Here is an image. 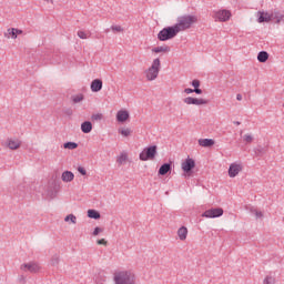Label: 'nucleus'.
I'll use <instances>...</instances> for the list:
<instances>
[{"mask_svg": "<svg viewBox=\"0 0 284 284\" xmlns=\"http://www.w3.org/2000/svg\"><path fill=\"white\" fill-rule=\"evenodd\" d=\"M197 21L199 18L196 16L184 14L178 17L176 23L174 26L178 32H185V30H190V28H192V26H194V23Z\"/></svg>", "mask_w": 284, "mask_h": 284, "instance_id": "f257e3e1", "label": "nucleus"}, {"mask_svg": "<svg viewBox=\"0 0 284 284\" xmlns=\"http://www.w3.org/2000/svg\"><path fill=\"white\" fill-rule=\"evenodd\" d=\"M115 284H136V276L131 271H120L114 273Z\"/></svg>", "mask_w": 284, "mask_h": 284, "instance_id": "f03ea898", "label": "nucleus"}, {"mask_svg": "<svg viewBox=\"0 0 284 284\" xmlns=\"http://www.w3.org/2000/svg\"><path fill=\"white\" fill-rule=\"evenodd\" d=\"M159 72H161V60L154 59L151 67L144 70V77L146 81H156L159 79Z\"/></svg>", "mask_w": 284, "mask_h": 284, "instance_id": "7ed1b4c3", "label": "nucleus"}, {"mask_svg": "<svg viewBox=\"0 0 284 284\" xmlns=\"http://www.w3.org/2000/svg\"><path fill=\"white\" fill-rule=\"evenodd\" d=\"M176 34H179V30L175 26L166 27L158 33V39L159 41H170V39H174Z\"/></svg>", "mask_w": 284, "mask_h": 284, "instance_id": "20e7f679", "label": "nucleus"}, {"mask_svg": "<svg viewBox=\"0 0 284 284\" xmlns=\"http://www.w3.org/2000/svg\"><path fill=\"white\" fill-rule=\"evenodd\" d=\"M156 145L145 148L139 155L140 161H154L156 159Z\"/></svg>", "mask_w": 284, "mask_h": 284, "instance_id": "39448f33", "label": "nucleus"}, {"mask_svg": "<svg viewBox=\"0 0 284 284\" xmlns=\"http://www.w3.org/2000/svg\"><path fill=\"white\" fill-rule=\"evenodd\" d=\"M21 272H29V274H38L41 272V265L37 262H28L20 265Z\"/></svg>", "mask_w": 284, "mask_h": 284, "instance_id": "423d86ee", "label": "nucleus"}, {"mask_svg": "<svg viewBox=\"0 0 284 284\" xmlns=\"http://www.w3.org/2000/svg\"><path fill=\"white\" fill-rule=\"evenodd\" d=\"M231 18H232V12L225 9L215 11L213 14V19L215 21H221L222 23H225V21H230Z\"/></svg>", "mask_w": 284, "mask_h": 284, "instance_id": "0eeeda50", "label": "nucleus"}, {"mask_svg": "<svg viewBox=\"0 0 284 284\" xmlns=\"http://www.w3.org/2000/svg\"><path fill=\"white\" fill-rule=\"evenodd\" d=\"M21 140L18 138H8L3 143V148H8V150H19L21 148Z\"/></svg>", "mask_w": 284, "mask_h": 284, "instance_id": "6e6552de", "label": "nucleus"}, {"mask_svg": "<svg viewBox=\"0 0 284 284\" xmlns=\"http://www.w3.org/2000/svg\"><path fill=\"white\" fill-rule=\"evenodd\" d=\"M196 168V162L192 158H187L183 163H182V170L185 174L189 176H192V170Z\"/></svg>", "mask_w": 284, "mask_h": 284, "instance_id": "1a4fd4ad", "label": "nucleus"}, {"mask_svg": "<svg viewBox=\"0 0 284 284\" xmlns=\"http://www.w3.org/2000/svg\"><path fill=\"white\" fill-rule=\"evenodd\" d=\"M202 216L204 219H219V216H223V209L222 207H217V209H211V210H206Z\"/></svg>", "mask_w": 284, "mask_h": 284, "instance_id": "9d476101", "label": "nucleus"}, {"mask_svg": "<svg viewBox=\"0 0 284 284\" xmlns=\"http://www.w3.org/2000/svg\"><path fill=\"white\" fill-rule=\"evenodd\" d=\"M243 172V164L241 163H232L229 168V176L230 179H234L239 176V173Z\"/></svg>", "mask_w": 284, "mask_h": 284, "instance_id": "9b49d317", "label": "nucleus"}, {"mask_svg": "<svg viewBox=\"0 0 284 284\" xmlns=\"http://www.w3.org/2000/svg\"><path fill=\"white\" fill-rule=\"evenodd\" d=\"M186 105H207L209 101L205 99L187 97L183 100Z\"/></svg>", "mask_w": 284, "mask_h": 284, "instance_id": "f8f14e48", "label": "nucleus"}, {"mask_svg": "<svg viewBox=\"0 0 284 284\" xmlns=\"http://www.w3.org/2000/svg\"><path fill=\"white\" fill-rule=\"evenodd\" d=\"M272 21L271 14L265 11H257V23H270Z\"/></svg>", "mask_w": 284, "mask_h": 284, "instance_id": "ddd939ff", "label": "nucleus"}, {"mask_svg": "<svg viewBox=\"0 0 284 284\" xmlns=\"http://www.w3.org/2000/svg\"><path fill=\"white\" fill-rule=\"evenodd\" d=\"M130 119V112H128L126 110H120L116 113V121L119 123H125V121H128Z\"/></svg>", "mask_w": 284, "mask_h": 284, "instance_id": "4468645a", "label": "nucleus"}, {"mask_svg": "<svg viewBox=\"0 0 284 284\" xmlns=\"http://www.w3.org/2000/svg\"><path fill=\"white\" fill-rule=\"evenodd\" d=\"M103 90V80L95 79L91 82V91L93 92H101Z\"/></svg>", "mask_w": 284, "mask_h": 284, "instance_id": "2eb2a0df", "label": "nucleus"}, {"mask_svg": "<svg viewBox=\"0 0 284 284\" xmlns=\"http://www.w3.org/2000/svg\"><path fill=\"white\" fill-rule=\"evenodd\" d=\"M63 183H72L74 181V173L72 171H64L61 175Z\"/></svg>", "mask_w": 284, "mask_h": 284, "instance_id": "dca6fc26", "label": "nucleus"}, {"mask_svg": "<svg viewBox=\"0 0 284 284\" xmlns=\"http://www.w3.org/2000/svg\"><path fill=\"white\" fill-rule=\"evenodd\" d=\"M271 21H275V23H281V21H284V14L280 11H273L271 13Z\"/></svg>", "mask_w": 284, "mask_h": 284, "instance_id": "f3484780", "label": "nucleus"}, {"mask_svg": "<svg viewBox=\"0 0 284 284\" xmlns=\"http://www.w3.org/2000/svg\"><path fill=\"white\" fill-rule=\"evenodd\" d=\"M171 171H172V164L164 163L160 166L159 174L160 176H165V174H168V172H171Z\"/></svg>", "mask_w": 284, "mask_h": 284, "instance_id": "a211bd4d", "label": "nucleus"}, {"mask_svg": "<svg viewBox=\"0 0 284 284\" xmlns=\"http://www.w3.org/2000/svg\"><path fill=\"white\" fill-rule=\"evenodd\" d=\"M116 163L119 165H125L128 163V152L123 151L116 156Z\"/></svg>", "mask_w": 284, "mask_h": 284, "instance_id": "6ab92c4d", "label": "nucleus"}, {"mask_svg": "<svg viewBox=\"0 0 284 284\" xmlns=\"http://www.w3.org/2000/svg\"><path fill=\"white\" fill-rule=\"evenodd\" d=\"M197 143L201 145V148H212L215 142L212 139H200Z\"/></svg>", "mask_w": 284, "mask_h": 284, "instance_id": "aec40b11", "label": "nucleus"}, {"mask_svg": "<svg viewBox=\"0 0 284 284\" xmlns=\"http://www.w3.org/2000/svg\"><path fill=\"white\" fill-rule=\"evenodd\" d=\"M81 130L83 134H90L92 132V122L85 121L81 124Z\"/></svg>", "mask_w": 284, "mask_h": 284, "instance_id": "412c9836", "label": "nucleus"}, {"mask_svg": "<svg viewBox=\"0 0 284 284\" xmlns=\"http://www.w3.org/2000/svg\"><path fill=\"white\" fill-rule=\"evenodd\" d=\"M267 59H270V53L267 51H261L257 54V61L260 63H266Z\"/></svg>", "mask_w": 284, "mask_h": 284, "instance_id": "4be33fe9", "label": "nucleus"}, {"mask_svg": "<svg viewBox=\"0 0 284 284\" xmlns=\"http://www.w3.org/2000/svg\"><path fill=\"white\" fill-rule=\"evenodd\" d=\"M178 236H179L180 241H185V239H187V227L181 226L178 230Z\"/></svg>", "mask_w": 284, "mask_h": 284, "instance_id": "5701e85b", "label": "nucleus"}, {"mask_svg": "<svg viewBox=\"0 0 284 284\" xmlns=\"http://www.w3.org/2000/svg\"><path fill=\"white\" fill-rule=\"evenodd\" d=\"M170 45H161V47H155L152 49V52H155V54H159L161 52H171Z\"/></svg>", "mask_w": 284, "mask_h": 284, "instance_id": "b1692460", "label": "nucleus"}, {"mask_svg": "<svg viewBox=\"0 0 284 284\" xmlns=\"http://www.w3.org/2000/svg\"><path fill=\"white\" fill-rule=\"evenodd\" d=\"M4 37L7 38V39H17V33H16V31H14V28H9L8 30H7V32H4Z\"/></svg>", "mask_w": 284, "mask_h": 284, "instance_id": "393cba45", "label": "nucleus"}, {"mask_svg": "<svg viewBox=\"0 0 284 284\" xmlns=\"http://www.w3.org/2000/svg\"><path fill=\"white\" fill-rule=\"evenodd\" d=\"M88 216H89V219L99 220V219H101V213H99L97 210H89Z\"/></svg>", "mask_w": 284, "mask_h": 284, "instance_id": "a878e982", "label": "nucleus"}, {"mask_svg": "<svg viewBox=\"0 0 284 284\" xmlns=\"http://www.w3.org/2000/svg\"><path fill=\"white\" fill-rule=\"evenodd\" d=\"M267 152V149L264 146H257L254 149V153L256 154V156H263V154H265Z\"/></svg>", "mask_w": 284, "mask_h": 284, "instance_id": "bb28decb", "label": "nucleus"}, {"mask_svg": "<svg viewBox=\"0 0 284 284\" xmlns=\"http://www.w3.org/2000/svg\"><path fill=\"white\" fill-rule=\"evenodd\" d=\"M63 148L65 150H77L79 148V144H77L75 142H67L63 144Z\"/></svg>", "mask_w": 284, "mask_h": 284, "instance_id": "cd10ccee", "label": "nucleus"}, {"mask_svg": "<svg viewBox=\"0 0 284 284\" xmlns=\"http://www.w3.org/2000/svg\"><path fill=\"white\" fill-rule=\"evenodd\" d=\"M65 223L70 222L73 225H77V215L74 214H69L64 217Z\"/></svg>", "mask_w": 284, "mask_h": 284, "instance_id": "c85d7f7f", "label": "nucleus"}, {"mask_svg": "<svg viewBox=\"0 0 284 284\" xmlns=\"http://www.w3.org/2000/svg\"><path fill=\"white\" fill-rule=\"evenodd\" d=\"M263 284H276V278L272 275H268L264 278Z\"/></svg>", "mask_w": 284, "mask_h": 284, "instance_id": "c756f323", "label": "nucleus"}, {"mask_svg": "<svg viewBox=\"0 0 284 284\" xmlns=\"http://www.w3.org/2000/svg\"><path fill=\"white\" fill-rule=\"evenodd\" d=\"M60 261H61V258L59 257V255H53V256L51 257L50 263H51V265H52L53 267H57V265H59Z\"/></svg>", "mask_w": 284, "mask_h": 284, "instance_id": "7c9ffc66", "label": "nucleus"}, {"mask_svg": "<svg viewBox=\"0 0 284 284\" xmlns=\"http://www.w3.org/2000/svg\"><path fill=\"white\" fill-rule=\"evenodd\" d=\"M254 141V136L250 133L243 135V142L244 143H252Z\"/></svg>", "mask_w": 284, "mask_h": 284, "instance_id": "2f4dec72", "label": "nucleus"}, {"mask_svg": "<svg viewBox=\"0 0 284 284\" xmlns=\"http://www.w3.org/2000/svg\"><path fill=\"white\" fill-rule=\"evenodd\" d=\"M71 100L73 103H81V101H83V94L73 95L71 97Z\"/></svg>", "mask_w": 284, "mask_h": 284, "instance_id": "473e14b6", "label": "nucleus"}, {"mask_svg": "<svg viewBox=\"0 0 284 284\" xmlns=\"http://www.w3.org/2000/svg\"><path fill=\"white\" fill-rule=\"evenodd\" d=\"M120 134H122V136H130V134H132V130L122 129V130H120Z\"/></svg>", "mask_w": 284, "mask_h": 284, "instance_id": "72a5a7b5", "label": "nucleus"}, {"mask_svg": "<svg viewBox=\"0 0 284 284\" xmlns=\"http://www.w3.org/2000/svg\"><path fill=\"white\" fill-rule=\"evenodd\" d=\"M92 121H101V119H103V114L98 113V114H93L91 116Z\"/></svg>", "mask_w": 284, "mask_h": 284, "instance_id": "f704fd0d", "label": "nucleus"}, {"mask_svg": "<svg viewBox=\"0 0 284 284\" xmlns=\"http://www.w3.org/2000/svg\"><path fill=\"white\" fill-rule=\"evenodd\" d=\"M111 30L113 32H123V28L121 26H112Z\"/></svg>", "mask_w": 284, "mask_h": 284, "instance_id": "c9c22d12", "label": "nucleus"}, {"mask_svg": "<svg viewBox=\"0 0 284 284\" xmlns=\"http://www.w3.org/2000/svg\"><path fill=\"white\" fill-rule=\"evenodd\" d=\"M78 37L79 39H88V33H85L84 31H78Z\"/></svg>", "mask_w": 284, "mask_h": 284, "instance_id": "e433bc0d", "label": "nucleus"}, {"mask_svg": "<svg viewBox=\"0 0 284 284\" xmlns=\"http://www.w3.org/2000/svg\"><path fill=\"white\" fill-rule=\"evenodd\" d=\"M101 232H103V229L97 226L93 231V236H99V234H101Z\"/></svg>", "mask_w": 284, "mask_h": 284, "instance_id": "4c0bfd02", "label": "nucleus"}, {"mask_svg": "<svg viewBox=\"0 0 284 284\" xmlns=\"http://www.w3.org/2000/svg\"><path fill=\"white\" fill-rule=\"evenodd\" d=\"M191 85H192L194 89L200 88V87H201V81H199V80H193L192 83H191Z\"/></svg>", "mask_w": 284, "mask_h": 284, "instance_id": "58836bf2", "label": "nucleus"}, {"mask_svg": "<svg viewBox=\"0 0 284 284\" xmlns=\"http://www.w3.org/2000/svg\"><path fill=\"white\" fill-rule=\"evenodd\" d=\"M78 172H80V174H82V176H85V174H88V171H85V169L83 166H79Z\"/></svg>", "mask_w": 284, "mask_h": 284, "instance_id": "ea45409f", "label": "nucleus"}, {"mask_svg": "<svg viewBox=\"0 0 284 284\" xmlns=\"http://www.w3.org/2000/svg\"><path fill=\"white\" fill-rule=\"evenodd\" d=\"M98 245H108V241H105V239H101L97 241Z\"/></svg>", "mask_w": 284, "mask_h": 284, "instance_id": "a19ab883", "label": "nucleus"}, {"mask_svg": "<svg viewBox=\"0 0 284 284\" xmlns=\"http://www.w3.org/2000/svg\"><path fill=\"white\" fill-rule=\"evenodd\" d=\"M255 216H256V219H263V212L255 211Z\"/></svg>", "mask_w": 284, "mask_h": 284, "instance_id": "79ce46f5", "label": "nucleus"}, {"mask_svg": "<svg viewBox=\"0 0 284 284\" xmlns=\"http://www.w3.org/2000/svg\"><path fill=\"white\" fill-rule=\"evenodd\" d=\"M185 94H192L194 92V89L187 88L184 89Z\"/></svg>", "mask_w": 284, "mask_h": 284, "instance_id": "37998d69", "label": "nucleus"}, {"mask_svg": "<svg viewBox=\"0 0 284 284\" xmlns=\"http://www.w3.org/2000/svg\"><path fill=\"white\" fill-rule=\"evenodd\" d=\"M193 92H195V94H203V90L199 88L193 89Z\"/></svg>", "mask_w": 284, "mask_h": 284, "instance_id": "c03bdc74", "label": "nucleus"}, {"mask_svg": "<svg viewBox=\"0 0 284 284\" xmlns=\"http://www.w3.org/2000/svg\"><path fill=\"white\" fill-rule=\"evenodd\" d=\"M14 32H16V37H17L18 34H23V30H21V29H16V28H14Z\"/></svg>", "mask_w": 284, "mask_h": 284, "instance_id": "a18cd8bd", "label": "nucleus"}, {"mask_svg": "<svg viewBox=\"0 0 284 284\" xmlns=\"http://www.w3.org/2000/svg\"><path fill=\"white\" fill-rule=\"evenodd\" d=\"M236 100H237V101H243V95H242L241 93H239V94L236 95Z\"/></svg>", "mask_w": 284, "mask_h": 284, "instance_id": "49530a36", "label": "nucleus"}, {"mask_svg": "<svg viewBox=\"0 0 284 284\" xmlns=\"http://www.w3.org/2000/svg\"><path fill=\"white\" fill-rule=\"evenodd\" d=\"M47 3H54V0H44Z\"/></svg>", "mask_w": 284, "mask_h": 284, "instance_id": "de8ad7c7", "label": "nucleus"}, {"mask_svg": "<svg viewBox=\"0 0 284 284\" xmlns=\"http://www.w3.org/2000/svg\"><path fill=\"white\" fill-rule=\"evenodd\" d=\"M235 125H241V122H235Z\"/></svg>", "mask_w": 284, "mask_h": 284, "instance_id": "09e8293b", "label": "nucleus"}, {"mask_svg": "<svg viewBox=\"0 0 284 284\" xmlns=\"http://www.w3.org/2000/svg\"><path fill=\"white\" fill-rule=\"evenodd\" d=\"M68 114H72V111H68Z\"/></svg>", "mask_w": 284, "mask_h": 284, "instance_id": "8fccbe9b", "label": "nucleus"}]
</instances>
